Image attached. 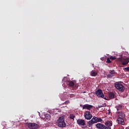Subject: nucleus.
Segmentation results:
<instances>
[{
	"instance_id": "nucleus-1",
	"label": "nucleus",
	"mask_w": 129,
	"mask_h": 129,
	"mask_svg": "<svg viewBox=\"0 0 129 129\" xmlns=\"http://www.w3.org/2000/svg\"><path fill=\"white\" fill-rule=\"evenodd\" d=\"M97 128L99 129H111V126L112 125V122L110 121H107L105 123V125L101 123H98L95 124Z\"/></svg>"
},
{
	"instance_id": "nucleus-2",
	"label": "nucleus",
	"mask_w": 129,
	"mask_h": 129,
	"mask_svg": "<svg viewBox=\"0 0 129 129\" xmlns=\"http://www.w3.org/2000/svg\"><path fill=\"white\" fill-rule=\"evenodd\" d=\"M118 118L117 119V120L118 121V123L120 124H124V120L123 118L125 117V115L124 114V113L120 111L117 112Z\"/></svg>"
},
{
	"instance_id": "nucleus-3",
	"label": "nucleus",
	"mask_w": 129,
	"mask_h": 129,
	"mask_svg": "<svg viewBox=\"0 0 129 129\" xmlns=\"http://www.w3.org/2000/svg\"><path fill=\"white\" fill-rule=\"evenodd\" d=\"M115 88L116 89L120 91V92H123L124 91V86L123 84L118 83H115Z\"/></svg>"
},
{
	"instance_id": "nucleus-4",
	"label": "nucleus",
	"mask_w": 129,
	"mask_h": 129,
	"mask_svg": "<svg viewBox=\"0 0 129 129\" xmlns=\"http://www.w3.org/2000/svg\"><path fill=\"white\" fill-rule=\"evenodd\" d=\"M58 126L59 127H65L66 126V123L64 121V118L63 117H59L58 119Z\"/></svg>"
},
{
	"instance_id": "nucleus-5",
	"label": "nucleus",
	"mask_w": 129,
	"mask_h": 129,
	"mask_svg": "<svg viewBox=\"0 0 129 129\" xmlns=\"http://www.w3.org/2000/svg\"><path fill=\"white\" fill-rule=\"evenodd\" d=\"M96 95L98 96V97H101V98H103L104 99H105V100H107L106 97H104V94H103V92L101 89H98L95 92Z\"/></svg>"
},
{
	"instance_id": "nucleus-6",
	"label": "nucleus",
	"mask_w": 129,
	"mask_h": 129,
	"mask_svg": "<svg viewBox=\"0 0 129 129\" xmlns=\"http://www.w3.org/2000/svg\"><path fill=\"white\" fill-rule=\"evenodd\" d=\"M77 123L79 124V125H82V128H87V126L86 125V123H85V120L84 119H79L77 121Z\"/></svg>"
},
{
	"instance_id": "nucleus-7",
	"label": "nucleus",
	"mask_w": 129,
	"mask_h": 129,
	"mask_svg": "<svg viewBox=\"0 0 129 129\" xmlns=\"http://www.w3.org/2000/svg\"><path fill=\"white\" fill-rule=\"evenodd\" d=\"M118 60L119 61H120V62H121L122 65H123V66H125V65H127V64H128V58H123L119 57L118 58Z\"/></svg>"
},
{
	"instance_id": "nucleus-8",
	"label": "nucleus",
	"mask_w": 129,
	"mask_h": 129,
	"mask_svg": "<svg viewBox=\"0 0 129 129\" xmlns=\"http://www.w3.org/2000/svg\"><path fill=\"white\" fill-rule=\"evenodd\" d=\"M84 117L87 120H90L91 118H92V114L90 113V111H86L84 113Z\"/></svg>"
},
{
	"instance_id": "nucleus-9",
	"label": "nucleus",
	"mask_w": 129,
	"mask_h": 129,
	"mask_svg": "<svg viewBox=\"0 0 129 129\" xmlns=\"http://www.w3.org/2000/svg\"><path fill=\"white\" fill-rule=\"evenodd\" d=\"M67 84L70 86V87H72L74 90L77 89V87H78V85L74 84V82L72 81H69L67 82Z\"/></svg>"
},
{
	"instance_id": "nucleus-10",
	"label": "nucleus",
	"mask_w": 129,
	"mask_h": 129,
	"mask_svg": "<svg viewBox=\"0 0 129 129\" xmlns=\"http://www.w3.org/2000/svg\"><path fill=\"white\" fill-rule=\"evenodd\" d=\"M29 128L31 129H37L39 127V125L36 123H29L28 124Z\"/></svg>"
},
{
	"instance_id": "nucleus-11",
	"label": "nucleus",
	"mask_w": 129,
	"mask_h": 129,
	"mask_svg": "<svg viewBox=\"0 0 129 129\" xmlns=\"http://www.w3.org/2000/svg\"><path fill=\"white\" fill-rule=\"evenodd\" d=\"M115 70L110 71L109 74L107 76V78H112L115 75Z\"/></svg>"
},
{
	"instance_id": "nucleus-12",
	"label": "nucleus",
	"mask_w": 129,
	"mask_h": 129,
	"mask_svg": "<svg viewBox=\"0 0 129 129\" xmlns=\"http://www.w3.org/2000/svg\"><path fill=\"white\" fill-rule=\"evenodd\" d=\"M92 118L95 123H97V122H102L103 121V120L101 119V118H99L95 116Z\"/></svg>"
},
{
	"instance_id": "nucleus-13",
	"label": "nucleus",
	"mask_w": 129,
	"mask_h": 129,
	"mask_svg": "<svg viewBox=\"0 0 129 129\" xmlns=\"http://www.w3.org/2000/svg\"><path fill=\"white\" fill-rule=\"evenodd\" d=\"M91 108H93V105L88 104L83 105V109H87L88 110H90Z\"/></svg>"
},
{
	"instance_id": "nucleus-14",
	"label": "nucleus",
	"mask_w": 129,
	"mask_h": 129,
	"mask_svg": "<svg viewBox=\"0 0 129 129\" xmlns=\"http://www.w3.org/2000/svg\"><path fill=\"white\" fill-rule=\"evenodd\" d=\"M94 123H95L94 122V121L93 120V119L92 118L91 120L89 121L87 123V125L89 127H91V126H92L93 124H94Z\"/></svg>"
},
{
	"instance_id": "nucleus-15",
	"label": "nucleus",
	"mask_w": 129,
	"mask_h": 129,
	"mask_svg": "<svg viewBox=\"0 0 129 129\" xmlns=\"http://www.w3.org/2000/svg\"><path fill=\"white\" fill-rule=\"evenodd\" d=\"M98 74V72H97V71L92 70L90 73V75L93 77H95L96 76H97Z\"/></svg>"
},
{
	"instance_id": "nucleus-16",
	"label": "nucleus",
	"mask_w": 129,
	"mask_h": 129,
	"mask_svg": "<svg viewBox=\"0 0 129 129\" xmlns=\"http://www.w3.org/2000/svg\"><path fill=\"white\" fill-rule=\"evenodd\" d=\"M108 96L110 99H112L114 98L115 95H114V93H113V92H109L108 93Z\"/></svg>"
},
{
	"instance_id": "nucleus-17",
	"label": "nucleus",
	"mask_w": 129,
	"mask_h": 129,
	"mask_svg": "<svg viewBox=\"0 0 129 129\" xmlns=\"http://www.w3.org/2000/svg\"><path fill=\"white\" fill-rule=\"evenodd\" d=\"M50 118H51V116H50L49 114H47L45 115L44 119H45V120H49Z\"/></svg>"
},
{
	"instance_id": "nucleus-18",
	"label": "nucleus",
	"mask_w": 129,
	"mask_h": 129,
	"mask_svg": "<svg viewBox=\"0 0 129 129\" xmlns=\"http://www.w3.org/2000/svg\"><path fill=\"white\" fill-rule=\"evenodd\" d=\"M116 107L117 108V111L121 110V108L122 107V105H119L117 106Z\"/></svg>"
},
{
	"instance_id": "nucleus-19",
	"label": "nucleus",
	"mask_w": 129,
	"mask_h": 129,
	"mask_svg": "<svg viewBox=\"0 0 129 129\" xmlns=\"http://www.w3.org/2000/svg\"><path fill=\"white\" fill-rule=\"evenodd\" d=\"M70 118H71V119L74 120V118H75V115L73 114H70Z\"/></svg>"
},
{
	"instance_id": "nucleus-20",
	"label": "nucleus",
	"mask_w": 129,
	"mask_h": 129,
	"mask_svg": "<svg viewBox=\"0 0 129 129\" xmlns=\"http://www.w3.org/2000/svg\"><path fill=\"white\" fill-rule=\"evenodd\" d=\"M69 103H70V100H67L65 101L63 103H62V105H64V104H66V105H68Z\"/></svg>"
},
{
	"instance_id": "nucleus-21",
	"label": "nucleus",
	"mask_w": 129,
	"mask_h": 129,
	"mask_svg": "<svg viewBox=\"0 0 129 129\" xmlns=\"http://www.w3.org/2000/svg\"><path fill=\"white\" fill-rule=\"evenodd\" d=\"M110 59L111 60H116V57H115V56H111L110 57Z\"/></svg>"
},
{
	"instance_id": "nucleus-22",
	"label": "nucleus",
	"mask_w": 129,
	"mask_h": 129,
	"mask_svg": "<svg viewBox=\"0 0 129 129\" xmlns=\"http://www.w3.org/2000/svg\"><path fill=\"white\" fill-rule=\"evenodd\" d=\"M107 63H108L109 64H110L111 63V60H110V58H107Z\"/></svg>"
},
{
	"instance_id": "nucleus-23",
	"label": "nucleus",
	"mask_w": 129,
	"mask_h": 129,
	"mask_svg": "<svg viewBox=\"0 0 129 129\" xmlns=\"http://www.w3.org/2000/svg\"><path fill=\"white\" fill-rule=\"evenodd\" d=\"M68 96H69L70 97H71V98H73V97H74V94H69V95H68Z\"/></svg>"
},
{
	"instance_id": "nucleus-24",
	"label": "nucleus",
	"mask_w": 129,
	"mask_h": 129,
	"mask_svg": "<svg viewBox=\"0 0 129 129\" xmlns=\"http://www.w3.org/2000/svg\"><path fill=\"white\" fill-rule=\"evenodd\" d=\"M124 71H129V67L124 68Z\"/></svg>"
},
{
	"instance_id": "nucleus-25",
	"label": "nucleus",
	"mask_w": 129,
	"mask_h": 129,
	"mask_svg": "<svg viewBox=\"0 0 129 129\" xmlns=\"http://www.w3.org/2000/svg\"><path fill=\"white\" fill-rule=\"evenodd\" d=\"M81 106H82V105H80Z\"/></svg>"
},
{
	"instance_id": "nucleus-26",
	"label": "nucleus",
	"mask_w": 129,
	"mask_h": 129,
	"mask_svg": "<svg viewBox=\"0 0 129 129\" xmlns=\"http://www.w3.org/2000/svg\"><path fill=\"white\" fill-rule=\"evenodd\" d=\"M101 107V106H99V108Z\"/></svg>"
},
{
	"instance_id": "nucleus-27",
	"label": "nucleus",
	"mask_w": 129,
	"mask_h": 129,
	"mask_svg": "<svg viewBox=\"0 0 129 129\" xmlns=\"http://www.w3.org/2000/svg\"><path fill=\"white\" fill-rule=\"evenodd\" d=\"M84 93H85V92H84Z\"/></svg>"
}]
</instances>
